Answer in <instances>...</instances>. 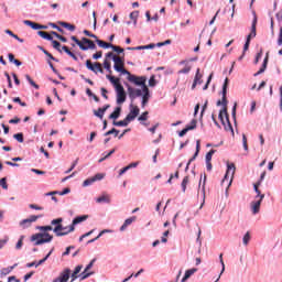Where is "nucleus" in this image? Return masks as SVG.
<instances>
[{
  "instance_id": "f257e3e1",
  "label": "nucleus",
  "mask_w": 282,
  "mask_h": 282,
  "mask_svg": "<svg viewBox=\"0 0 282 282\" xmlns=\"http://www.w3.org/2000/svg\"><path fill=\"white\" fill-rule=\"evenodd\" d=\"M226 94H228V78L225 79L223 85V100L217 101V106L223 105V109L219 111L218 118L221 124L225 127V131H230L231 135H235V130L228 118V99H226Z\"/></svg>"
},
{
  "instance_id": "f03ea898",
  "label": "nucleus",
  "mask_w": 282,
  "mask_h": 282,
  "mask_svg": "<svg viewBox=\"0 0 282 282\" xmlns=\"http://www.w3.org/2000/svg\"><path fill=\"white\" fill-rule=\"evenodd\" d=\"M52 239H54V236L45 231H41L31 236V241L34 243V246H43V243H50L52 242Z\"/></svg>"
},
{
  "instance_id": "7ed1b4c3",
  "label": "nucleus",
  "mask_w": 282,
  "mask_h": 282,
  "mask_svg": "<svg viewBox=\"0 0 282 282\" xmlns=\"http://www.w3.org/2000/svg\"><path fill=\"white\" fill-rule=\"evenodd\" d=\"M52 226H55L53 229V232H55L56 237H66V235H69L67 231H61V230H67V227L63 226V218H56L51 221Z\"/></svg>"
},
{
  "instance_id": "20e7f679",
  "label": "nucleus",
  "mask_w": 282,
  "mask_h": 282,
  "mask_svg": "<svg viewBox=\"0 0 282 282\" xmlns=\"http://www.w3.org/2000/svg\"><path fill=\"white\" fill-rule=\"evenodd\" d=\"M235 171H237V167H235V163H228L225 177L223 178V184L229 182L228 187L232 185V180H235Z\"/></svg>"
},
{
  "instance_id": "39448f33",
  "label": "nucleus",
  "mask_w": 282,
  "mask_h": 282,
  "mask_svg": "<svg viewBox=\"0 0 282 282\" xmlns=\"http://www.w3.org/2000/svg\"><path fill=\"white\" fill-rule=\"evenodd\" d=\"M112 61L115 63L113 69L115 72H119L123 76H127L129 74V70L124 69V59L120 56H113Z\"/></svg>"
},
{
  "instance_id": "423d86ee",
  "label": "nucleus",
  "mask_w": 282,
  "mask_h": 282,
  "mask_svg": "<svg viewBox=\"0 0 282 282\" xmlns=\"http://www.w3.org/2000/svg\"><path fill=\"white\" fill-rule=\"evenodd\" d=\"M127 76L129 83H133L134 85L142 87V89L147 87V77H138L135 75H132L131 73H129Z\"/></svg>"
},
{
  "instance_id": "0eeeda50",
  "label": "nucleus",
  "mask_w": 282,
  "mask_h": 282,
  "mask_svg": "<svg viewBox=\"0 0 282 282\" xmlns=\"http://www.w3.org/2000/svg\"><path fill=\"white\" fill-rule=\"evenodd\" d=\"M87 219H89L88 215H83V216H77L73 219L72 224L68 226V230L67 232H74V230H76V226H78V224H83V221H87Z\"/></svg>"
},
{
  "instance_id": "6e6552de",
  "label": "nucleus",
  "mask_w": 282,
  "mask_h": 282,
  "mask_svg": "<svg viewBox=\"0 0 282 282\" xmlns=\"http://www.w3.org/2000/svg\"><path fill=\"white\" fill-rule=\"evenodd\" d=\"M41 217H43V215L30 216L29 218L20 221V227L21 228H30V226H32V224H34V221H37L39 219H41Z\"/></svg>"
},
{
  "instance_id": "1a4fd4ad",
  "label": "nucleus",
  "mask_w": 282,
  "mask_h": 282,
  "mask_svg": "<svg viewBox=\"0 0 282 282\" xmlns=\"http://www.w3.org/2000/svg\"><path fill=\"white\" fill-rule=\"evenodd\" d=\"M117 105H122L127 100V93L123 86H118L117 89Z\"/></svg>"
},
{
  "instance_id": "9d476101",
  "label": "nucleus",
  "mask_w": 282,
  "mask_h": 282,
  "mask_svg": "<svg viewBox=\"0 0 282 282\" xmlns=\"http://www.w3.org/2000/svg\"><path fill=\"white\" fill-rule=\"evenodd\" d=\"M138 116H140V108L138 106L130 105V112L127 115L128 120L133 122Z\"/></svg>"
},
{
  "instance_id": "9b49d317",
  "label": "nucleus",
  "mask_w": 282,
  "mask_h": 282,
  "mask_svg": "<svg viewBox=\"0 0 282 282\" xmlns=\"http://www.w3.org/2000/svg\"><path fill=\"white\" fill-rule=\"evenodd\" d=\"M257 36V13L253 12V20L251 24V32L247 36V41H252Z\"/></svg>"
},
{
  "instance_id": "f8f14e48",
  "label": "nucleus",
  "mask_w": 282,
  "mask_h": 282,
  "mask_svg": "<svg viewBox=\"0 0 282 282\" xmlns=\"http://www.w3.org/2000/svg\"><path fill=\"white\" fill-rule=\"evenodd\" d=\"M69 274H72V270L65 269L58 278H56L53 282H68L69 281Z\"/></svg>"
},
{
  "instance_id": "ddd939ff",
  "label": "nucleus",
  "mask_w": 282,
  "mask_h": 282,
  "mask_svg": "<svg viewBox=\"0 0 282 282\" xmlns=\"http://www.w3.org/2000/svg\"><path fill=\"white\" fill-rule=\"evenodd\" d=\"M128 94L131 100H135V98H140V96H142V90L128 86Z\"/></svg>"
},
{
  "instance_id": "4468645a",
  "label": "nucleus",
  "mask_w": 282,
  "mask_h": 282,
  "mask_svg": "<svg viewBox=\"0 0 282 282\" xmlns=\"http://www.w3.org/2000/svg\"><path fill=\"white\" fill-rule=\"evenodd\" d=\"M196 127H197V120L194 119V120L191 121L189 126H186V128L183 129L178 133L180 138H184V135H186L188 133V131H193L194 129H196Z\"/></svg>"
},
{
  "instance_id": "2eb2a0df",
  "label": "nucleus",
  "mask_w": 282,
  "mask_h": 282,
  "mask_svg": "<svg viewBox=\"0 0 282 282\" xmlns=\"http://www.w3.org/2000/svg\"><path fill=\"white\" fill-rule=\"evenodd\" d=\"M102 66L101 63H95L93 64L89 59L86 61V67L90 72H94V74H98L99 68Z\"/></svg>"
},
{
  "instance_id": "dca6fc26",
  "label": "nucleus",
  "mask_w": 282,
  "mask_h": 282,
  "mask_svg": "<svg viewBox=\"0 0 282 282\" xmlns=\"http://www.w3.org/2000/svg\"><path fill=\"white\" fill-rule=\"evenodd\" d=\"M261 202H263V199H260V198L258 200L251 202L252 215H259V212L261 210Z\"/></svg>"
},
{
  "instance_id": "f3484780",
  "label": "nucleus",
  "mask_w": 282,
  "mask_h": 282,
  "mask_svg": "<svg viewBox=\"0 0 282 282\" xmlns=\"http://www.w3.org/2000/svg\"><path fill=\"white\" fill-rule=\"evenodd\" d=\"M109 107H111V106L106 105L102 108H98V110H94V116H96L97 118H100V120H102V118L105 117V112L107 111V109H109Z\"/></svg>"
},
{
  "instance_id": "a211bd4d",
  "label": "nucleus",
  "mask_w": 282,
  "mask_h": 282,
  "mask_svg": "<svg viewBox=\"0 0 282 282\" xmlns=\"http://www.w3.org/2000/svg\"><path fill=\"white\" fill-rule=\"evenodd\" d=\"M138 218L135 216L127 218L123 223V226L120 227V232H124V230H127V228H129V226H131V224H133V221H135Z\"/></svg>"
},
{
  "instance_id": "6ab92c4d",
  "label": "nucleus",
  "mask_w": 282,
  "mask_h": 282,
  "mask_svg": "<svg viewBox=\"0 0 282 282\" xmlns=\"http://www.w3.org/2000/svg\"><path fill=\"white\" fill-rule=\"evenodd\" d=\"M97 204H111V196L108 194H102L96 198Z\"/></svg>"
},
{
  "instance_id": "aec40b11",
  "label": "nucleus",
  "mask_w": 282,
  "mask_h": 282,
  "mask_svg": "<svg viewBox=\"0 0 282 282\" xmlns=\"http://www.w3.org/2000/svg\"><path fill=\"white\" fill-rule=\"evenodd\" d=\"M111 232H113L112 229H104V230H101V231L98 234V236H97L96 238L88 240L87 243H88V245H89V243H94L95 241H98V239H100V237H102V235H111Z\"/></svg>"
},
{
  "instance_id": "412c9836",
  "label": "nucleus",
  "mask_w": 282,
  "mask_h": 282,
  "mask_svg": "<svg viewBox=\"0 0 282 282\" xmlns=\"http://www.w3.org/2000/svg\"><path fill=\"white\" fill-rule=\"evenodd\" d=\"M143 96H142V107H144L147 105V102H149V98H151V95L149 93V87L143 86Z\"/></svg>"
},
{
  "instance_id": "4be33fe9",
  "label": "nucleus",
  "mask_w": 282,
  "mask_h": 282,
  "mask_svg": "<svg viewBox=\"0 0 282 282\" xmlns=\"http://www.w3.org/2000/svg\"><path fill=\"white\" fill-rule=\"evenodd\" d=\"M106 78L113 85L115 89H118V87H122V84H120V79L116 78L115 76L107 75Z\"/></svg>"
},
{
  "instance_id": "5701e85b",
  "label": "nucleus",
  "mask_w": 282,
  "mask_h": 282,
  "mask_svg": "<svg viewBox=\"0 0 282 282\" xmlns=\"http://www.w3.org/2000/svg\"><path fill=\"white\" fill-rule=\"evenodd\" d=\"M202 195H203V203L200 204L199 209L204 208V204H206V175L204 176V180H203Z\"/></svg>"
},
{
  "instance_id": "b1692460",
  "label": "nucleus",
  "mask_w": 282,
  "mask_h": 282,
  "mask_svg": "<svg viewBox=\"0 0 282 282\" xmlns=\"http://www.w3.org/2000/svg\"><path fill=\"white\" fill-rule=\"evenodd\" d=\"M197 85H202V75L199 74V68H197V70H196V75L194 78V83L192 85V89H195V87H197Z\"/></svg>"
},
{
  "instance_id": "393cba45",
  "label": "nucleus",
  "mask_w": 282,
  "mask_h": 282,
  "mask_svg": "<svg viewBox=\"0 0 282 282\" xmlns=\"http://www.w3.org/2000/svg\"><path fill=\"white\" fill-rule=\"evenodd\" d=\"M82 270H83V264H78V265L75 268L74 272L72 273V280H70V282H75L76 279H78V274H80Z\"/></svg>"
},
{
  "instance_id": "a878e982",
  "label": "nucleus",
  "mask_w": 282,
  "mask_h": 282,
  "mask_svg": "<svg viewBox=\"0 0 282 282\" xmlns=\"http://www.w3.org/2000/svg\"><path fill=\"white\" fill-rule=\"evenodd\" d=\"M70 39L74 41V43H76V45H78L79 48L83 50V52H87V46L84 44L83 40H78V37L76 36H70Z\"/></svg>"
},
{
  "instance_id": "bb28decb",
  "label": "nucleus",
  "mask_w": 282,
  "mask_h": 282,
  "mask_svg": "<svg viewBox=\"0 0 282 282\" xmlns=\"http://www.w3.org/2000/svg\"><path fill=\"white\" fill-rule=\"evenodd\" d=\"M82 41H83L84 45H88V46H86L87 50H96V44L94 43V41H91L87 37H83Z\"/></svg>"
},
{
  "instance_id": "cd10ccee",
  "label": "nucleus",
  "mask_w": 282,
  "mask_h": 282,
  "mask_svg": "<svg viewBox=\"0 0 282 282\" xmlns=\"http://www.w3.org/2000/svg\"><path fill=\"white\" fill-rule=\"evenodd\" d=\"M17 265H19V264L15 263L11 267L1 269V271H0L1 276H8V274H10V272H12V270H14V268H17Z\"/></svg>"
},
{
  "instance_id": "c85d7f7f",
  "label": "nucleus",
  "mask_w": 282,
  "mask_h": 282,
  "mask_svg": "<svg viewBox=\"0 0 282 282\" xmlns=\"http://www.w3.org/2000/svg\"><path fill=\"white\" fill-rule=\"evenodd\" d=\"M195 272H197V269L195 268L185 271V275L183 276L182 282L188 281V279H191Z\"/></svg>"
},
{
  "instance_id": "c756f323",
  "label": "nucleus",
  "mask_w": 282,
  "mask_h": 282,
  "mask_svg": "<svg viewBox=\"0 0 282 282\" xmlns=\"http://www.w3.org/2000/svg\"><path fill=\"white\" fill-rule=\"evenodd\" d=\"M122 111V108L117 107L112 113H110L109 118L110 120H118L120 118V113Z\"/></svg>"
},
{
  "instance_id": "7c9ffc66",
  "label": "nucleus",
  "mask_w": 282,
  "mask_h": 282,
  "mask_svg": "<svg viewBox=\"0 0 282 282\" xmlns=\"http://www.w3.org/2000/svg\"><path fill=\"white\" fill-rule=\"evenodd\" d=\"M129 122H131V120H128V117H126L124 120L113 121V126L115 127H129Z\"/></svg>"
},
{
  "instance_id": "2f4dec72",
  "label": "nucleus",
  "mask_w": 282,
  "mask_h": 282,
  "mask_svg": "<svg viewBox=\"0 0 282 282\" xmlns=\"http://www.w3.org/2000/svg\"><path fill=\"white\" fill-rule=\"evenodd\" d=\"M265 69H268V54H267V56L263 61V64H262L261 68L259 69V72H257L254 74V76H260V74H263V72H265Z\"/></svg>"
},
{
  "instance_id": "473e14b6",
  "label": "nucleus",
  "mask_w": 282,
  "mask_h": 282,
  "mask_svg": "<svg viewBox=\"0 0 282 282\" xmlns=\"http://www.w3.org/2000/svg\"><path fill=\"white\" fill-rule=\"evenodd\" d=\"M260 184H261V182H259L258 184H254V192L257 193L256 199H264L265 198V194H261V191H259Z\"/></svg>"
},
{
  "instance_id": "72a5a7b5",
  "label": "nucleus",
  "mask_w": 282,
  "mask_h": 282,
  "mask_svg": "<svg viewBox=\"0 0 282 282\" xmlns=\"http://www.w3.org/2000/svg\"><path fill=\"white\" fill-rule=\"evenodd\" d=\"M37 34L42 39H45V41H54V37L51 34H48L47 32L39 31Z\"/></svg>"
},
{
  "instance_id": "f704fd0d",
  "label": "nucleus",
  "mask_w": 282,
  "mask_h": 282,
  "mask_svg": "<svg viewBox=\"0 0 282 282\" xmlns=\"http://www.w3.org/2000/svg\"><path fill=\"white\" fill-rule=\"evenodd\" d=\"M250 239H252V236L250 235V231H247L242 237V245L248 246V243H250Z\"/></svg>"
},
{
  "instance_id": "c9c22d12",
  "label": "nucleus",
  "mask_w": 282,
  "mask_h": 282,
  "mask_svg": "<svg viewBox=\"0 0 282 282\" xmlns=\"http://www.w3.org/2000/svg\"><path fill=\"white\" fill-rule=\"evenodd\" d=\"M23 23L24 25H28L32 30H39V23L32 22L30 20H24Z\"/></svg>"
},
{
  "instance_id": "e433bc0d",
  "label": "nucleus",
  "mask_w": 282,
  "mask_h": 282,
  "mask_svg": "<svg viewBox=\"0 0 282 282\" xmlns=\"http://www.w3.org/2000/svg\"><path fill=\"white\" fill-rule=\"evenodd\" d=\"M59 25H62V28H65L66 30H69V32H74V30H76V26L74 24H69L67 22H59Z\"/></svg>"
},
{
  "instance_id": "4c0bfd02",
  "label": "nucleus",
  "mask_w": 282,
  "mask_h": 282,
  "mask_svg": "<svg viewBox=\"0 0 282 282\" xmlns=\"http://www.w3.org/2000/svg\"><path fill=\"white\" fill-rule=\"evenodd\" d=\"M97 45H99V47H102L104 50H108V47H111L112 44H109L102 40H96Z\"/></svg>"
},
{
  "instance_id": "58836bf2",
  "label": "nucleus",
  "mask_w": 282,
  "mask_h": 282,
  "mask_svg": "<svg viewBox=\"0 0 282 282\" xmlns=\"http://www.w3.org/2000/svg\"><path fill=\"white\" fill-rule=\"evenodd\" d=\"M25 78L28 80V83L30 84L31 87H34V89H39V84H36L34 82V79L32 77H30V75H25Z\"/></svg>"
},
{
  "instance_id": "ea45409f",
  "label": "nucleus",
  "mask_w": 282,
  "mask_h": 282,
  "mask_svg": "<svg viewBox=\"0 0 282 282\" xmlns=\"http://www.w3.org/2000/svg\"><path fill=\"white\" fill-rule=\"evenodd\" d=\"M91 274H94V272H89L84 269V271L79 274L80 281H85V279H89Z\"/></svg>"
},
{
  "instance_id": "a19ab883",
  "label": "nucleus",
  "mask_w": 282,
  "mask_h": 282,
  "mask_svg": "<svg viewBox=\"0 0 282 282\" xmlns=\"http://www.w3.org/2000/svg\"><path fill=\"white\" fill-rule=\"evenodd\" d=\"M188 182H189L188 176H185L181 184L183 193H186V186H188Z\"/></svg>"
},
{
  "instance_id": "79ce46f5",
  "label": "nucleus",
  "mask_w": 282,
  "mask_h": 282,
  "mask_svg": "<svg viewBox=\"0 0 282 282\" xmlns=\"http://www.w3.org/2000/svg\"><path fill=\"white\" fill-rule=\"evenodd\" d=\"M191 69H192V66L188 63H186L185 67L178 70V74H188Z\"/></svg>"
},
{
  "instance_id": "37998d69",
  "label": "nucleus",
  "mask_w": 282,
  "mask_h": 282,
  "mask_svg": "<svg viewBox=\"0 0 282 282\" xmlns=\"http://www.w3.org/2000/svg\"><path fill=\"white\" fill-rule=\"evenodd\" d=\"M105 173H97L95 176H93L94 182H100L105 180Z\"/></svg>"
},
{
  "instance_id": "c03bdc74",
  "label": "nucleus",
  "mask_w": 282,
  "mask_h": 282,
  "mask_svg": "<svg viewBox=\"0 0 282 282\" xmlns=\"http://www.w3.org/2000/svg\"><path fill=\"white\" fill-rule=\"evenodd\" d=\"M215 153H217V150H210L206 156H205V160L206 162H210L213 160V155H215Z\"/></svg>"
},
{
  "instance_id": "a18cd8bd",
  "label": "nucleus",
  "mask_w": 282,
  "mask_h": 282,
  "mask_svg": "<svg viewBox=\"0 0 282 282\" xmlns=\"http://www.w3.org/2000/svg\"><path fill=\"white\" fill-rule=\"evenodd\" d=\"M25 239V236H21L19 241L15 245V250H21L23 248V240Z\"/></svg>"
},
{
  "instance_id": "49530a36",
  "label": "nucleus",
  "mask_w": 282,
  "mask_h": 282,
  "mask_svg": "<svg viewBox=\"0 0 282 282\" xmlns=\"http://www.w3.org/2000/svg\"><path fill=\"white\" fill-rule=\"evenodd\" d=\"M37 230H41V232H50V230H53L52 226H39Z\"/></svg>"
},
{
  "instance_id": "de8ad7c7",
  "label": "nucleus",
  "mask_w": 282,
  "mask_h": 282,
  "mask_svg": "<svg viewBox=\"0 0 282 282\" xmlns=\"http://www.w3.org/2000/svg\"><path fill=\"white\" fill-rule=\"evenodd\" d=\"M149 119V111H144L139 118V122H144L145 120Z\"/></svg>"
},
{
  "instance_id": "09e8293b",
  "label": "nucleus",
  "mask_w": 282,
  "mask_h": 282,
  "mask_svg": "<svg viewBox=\"0 0 282 282\" xmlns=\"http://www.w3.org/2000/svg\"><path fill=\"white\" fill-rule=\"evenodd\" d=\"M112 133H115V138L118 137V133H120V131H118L116 128H112L111 130L107 131L104 135H112Z\"/></svg>"
},
{
  "instance_id": "8fccbe9b",
  "label": "nucleus",
  "mask_w": 282,
  "mask_h": 282,
  "mask_svg": "<svg viewBox=\"0 0 282 282\" xmlns=\"http://www.w3.org/2000/svg\"><path fill=\"white\" fill-rule=\"evenodd\" d=\"M111 47V50L113 51V52H117V54H122L123 52H124V48H122V47H120V46H116V45H111L110 46Z\"/></svg>"
},
{
  "instance_id": "3c124183",
  "label": "nucleus",
  "mask_w": 282,
  "mask_h": 282,
  "mask_svg": "<svg viewBox=\"0 0 282 282\" xmlns=\"http://www.w3.org/2000/svg\"><path fill=\"white\" fill-rule=\"evenodd\" d=\"M52 43H53L54 50H57V52H63V50H61V42L53 40Z\"/></svg>"
},
{
  "instance_id": "603ef678",
  "label": "nucleus",
  "mask_w": 282,
  "mask_h": 282,
  "mask_svg": "<svg viewBox=\"0 0 282 282\" xmlns=\"http://www.w3.org/2000/svg\"><path fill=\"white\" fill-rule=\"evenodd\" d=\"M158 85V82L155 80V75H152L149 79V87H155Z\"/></svg>"
},
{
  "instance_id": "864d4df0",
  "label": "nucleus",
  "mask_w": 282,
  "mask_h": 282,
  "mask_svg": "<svg viewBox=\"0 0 282 282\" xmlns=\"http://www.w3.org/2000/svg\"><path fill=\"white\" fill-rule=\"evenodd\" d=\"M138 17H140V11H133L130 13V19L132 21H138Z\"/></svg>"
},
{
  "instance_id": "5fc2aeb1",
  "label": "nucleus",
  "mask_w": 282,
  "mask_h": 282,
  "mask_svg": "<svg viewBox=\"0 0 282 282\" xmlns=\"http://www.w3.org/2000/svg\"><path fill=\"white\" fill-rule=\"evenodd\" d=\"M14 140H17L20 143H23V133H15L13 134Z\"/></svg>"
},
{
  "instance_id": "6e6d98bb",
  "label": "nucleus",
  "mask_w": 282,
  "mask_h": 282,
  "mask_svg": "<svg viewBox=\"0 0 282 282\" xmlns=\"http://www.w3.org/2000/svg\"><path fill=\"white\" fill-rule=\"evenodd\" d=\"M94 183H95L94 178L90 177V178H87L84 181L83 186L84 187L91 186V184H94Z\"/></svg>"
},
{
  "instance_id": "4d7b16f0",
  "label": "nucleus",
  "mask_w": 282,
  "mask_h": 282,
  "mask_svg": "<svg viewBox=\"0 0 282 282\" xmlns=\"http://www.w3.org/2000/svg\"><path fill=\"white\" fill-rule=\"evenodd\" d=\"M104 67L107 69V72H109V74H111V63L109 61H104Z\"/></svg>"
},
{
  "instance_id": "13d9d810",
  "label": "nucleus",
  "mask_w": 282,
  "mask_h": 282,
  "mask_svg": "<svg viewBox=\"0 0 282 282\" xmlns=\"http://www.w3.org/2000/svg\"><path fill=\"white\" fill-rule=\"evenodd\" d=\"M242 147L245 151H248V138L246 137V134H242Z\"/></svg>"
},
{
  "instance_id": "bf43d9fd",
  "label": "nucleus",
  "mask_w": 282,
  "mask_h": 282,
  "mask_svg": "<svg viewBox=\"0 0 282 282\" xmlns=\"http://www.w3.org/2000/svg\"><path fill=\"white\" fill-rule=\"evenodd\" d=\"M0 186H2V188L4 191H8V182H7L6 177L0 180Z\"/></svg>"
},
{
  "instance_id": "052dcab7",
  "label": "nucleus",
  "mask_w": 282,
  "mask_h": 282,
  "mask_svg": "<svg viewBox=\"0 0 282 282\" xmlns=\"http://www.w3.org/2000/svg\"><path fill=\"white\" fill-rule=\"evenodd\" d=\"M171 231L166 230L163 232V237L161 238L162 243H167L169 239H166L167 235H170Z\"/></svg>"
},
{
  "instance_id": "680f3d73",
  "label": "nucleus",
  "mask_w": 282,
  "mask_h": 282,
  "mask_svg": "<svg viewBox=\"0 0 282 282\" xmlns=\"http://www.w3.org/2000/svg\"><path fill=\"white\" fill-rule=\"evenodd\" d=\"M69 193H72V189H69V187H66V188H64V191L57 192V195H61V196L69 195Z\"/></svg>"
},
{
  "instance_id": "e2e57ef3",
  "label": "nucleus",
  "mask_w": 282,
  "mask_h": 282,
  "mask_svg": "<svg viewBox=\"0 0 282 282\" xmlns=\"http://www.w3.org/2000/svg\"><path fill=\"white\" fill-rule=\"evenodd\" d=\"M164 45H171V40H166L165 42L156 43V47H164Z\"/></svg>"
},
{
  "instance_id": "0e129e2a",
  "label": "nucleus",
  "mask_w": 282,
  "mask_h": 282,
  "mask_svg": "<svg viewBox=\"0 0 282 282\" xmlns=\"http://www.w3.org/2000/svg\"><path fill=\"white\" fill-rule=\"evenodd\" d=\"M76 164H78V159L73 162L70 169L67 170L65 173H66V174L72 173V172L74 171V169H76Z\"/></svg>"
},
{
  "instance_id": "69168bd1",
  "label": "nucleus",
  "mask_w": 282,
  "mask_h": 282,
  "mask_svg": "<svg viewBox=\"0 0 282 282\" xmlns=\"http://www.w3.org/2000/svg\"><path fill=\"white\" fill-rule=\"evenodd\" d=\"M29 208H32L33 210H43V207L36 205V204H30Z\"/></svg>"
},
{
  "instance_id": "338daca9",
  "label": "nucleus",
  "mask_w": 282,
  "mask_h": 282,
  "mask_svg": "<svg viewBox=\"0 0 282 282\" xmlns=\"http://www.w3.org/2000/svg\"><path fill=\"white\" fill-rule=\"evenodd\" d=\"M94 61H98V58H102V52L99 51L93 55Z\"/></svg>"
},
{
  "instance_id": "774afa93",
  "label": "nucleus",
  "mask_w": 282,
  "mask_h": 282,
  "mask_svg": "<svg viewBox=\"0 0 282 282\" xmlns=\"http://www.w3.org/2000/svg\"><path fill=\"white\" fill-rule=\"evenodd\" d=\"M278 45H282V26L280 28V32L278 36Z\"/></svg>"
}]
</instances>
